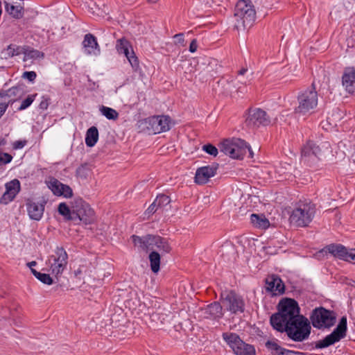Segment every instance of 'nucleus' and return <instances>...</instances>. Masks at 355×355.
<instances>
[{
	"mask_svg": "<svg viewBox=\"0 0 355 355\" xmlns=\"http://www.w3.org/2000/svg\"><path fill=\"white\" fill-rule=\"evenodd\" d=\"M297 302L291 298H284L278 304V313L270 317V324L278 331L283 332V329L289 322L302 316L300 314Z\"/></svg>",
	"mask_w": 355,
	"mask_h": 355,
	"instance_id": "obj_1",
	"label": "nucleus"
},
{
	"mask_svg": "<svg viewBox=\"0 0 355 355\" xmlns=\"http://www.w3.org/2000/svg\"><path fill=\"white\" fill-rule=\"evenodd\" d=\"M234 17L237 30L251 27L256 18V12L250 0H239L235 7Z\"/></svg>",
	"mask_w": 355,
	"mask_h": 355,
	"instance_id": "obj_2",
	"label": "nucleus"
},
{
	"mask_svg": "<svg viewBox=\"0 0 355 355\" xmlns=\"http://www.w3.org/2000/svg\"><path fill=\"white\" fill-rule=\"evenodd\" d=\"M131 238L135 245L145 251L153 250L155 248L162 254H166L172 249L168 240L159 236L148 234L141 237L132 235Z\"/></svg>",
	"mask_w": 355,
	"mask_h": 355,
	"instance_id": "obj_3",
	"label": "nucleus"
},
{
	"mask_svg": "<svg viewBox=\"0 0 355 355\" xmlns=\"http://www.w3.org/2000/svg\"><path fill=\"white\" fill-rule=\"evenodd\" d=\"M311 330L310 321L302 315L286 324L283 332L285 331L293 341L302 342L309 337Z\"/></svg>",
	"mask_w": 355,
	"mask_h": 355,
	"instance_id": "obj_4",
	"label": "nucleus"
},
{
	"mask_svg": "<svg viewBox=\"0 0 355 355\" xmlns=\"http://www.w3.org/2000/svg\"><path fill=\"white\" fill-rule=\"evenodd\" d=\"M315 214V205L311 202H300L293 210L289 220L296 227H307Z\"/></svg>",
	"mask_w": 355,
	"mask_h": 355,
	"instance_id": "obj_5",
	"label": "nucleus"
},
{
	"mask_svg": "<svg viewBox=\"0 0 355 355\" xmlns=\"http://www.w3.org/2000/svg\"><path fill=\"white\" fill-rule=\"evenodd\" d=\"M220 150L233 159H243L248 152L250 157H253V152L251 148L244 140L239 138L224 140L220 144Z\"/></svg>",
	"mask_w": 355,
	"mask_h": 355,
	"instance_id": "obj_6",
	"label": "nucleus"
},
{
	"mask_svg": "<svg viewBox=\"0 0 355 355\" xmlns=\"http://www.w3.org/2000/svg\"><path fill=\"white\" fill-rule=\"evenodd\" d=\"M336 313L322 306L314 309L310 315L313 327L318 329L331 328L336 323Z\"/></svg>",
	"mask_w": 355,
	"mask_h": 355,
	"instance_id": "obj_7",
	"label": "nucleus"
},
{
	"mask_svg": "<svg viewBox=\"0 0 355 355\" xmlns=\"http://www.w3.org/2000/svg\"><path fill=\"white\" fill-rule=\"evenodd\" d=\"M318 93L312 85L311 88L299 93L297 96L298 106L295 107L296 113L306 114L315 109L318 105Z\"/></svg>",
	"mask_w": 355,
	"mask_h": 355,
	"instance_id": "obj_8",
	"label": "nucleus"
},
{
	"mask_svg": "<svg viewBox=\"0 0 355 355\" xmlns=\"http://www.w3.org/2000/svg\"><path fill=\"white\" fill-rule=\"evenodd\" d=\"M347 329V317L343 316L337 327L330 334L327 335L323 339L315 342V347L317 349H323L340 341L346 336Z\"/></svg>",
	"mask_w": 355,
	"mask_h": 355,
	"instance_id": "obj_9",
	"label": "nucleus"
},
{
	"mask_svg": "<svg viewBox=\"0 0 355 355\" xmlns=\"http://www.w3.org/2000/svg\"><path fill=\"white\" fill-rule=\"evenodd\" d=\"M223 338L236 355H256L254 347L243 342L236 334L223 333Z\"/></svg>",
	"mask_w": 355,
	"mask_h": 355,
	"instance_id": "obj_10",
	"label": "nucleus"
},
{
	"mask_svg": "<svg viewBox=\"0 0 355 355\" xmlns=\"http://www.w3.org/2000/svg\"><path fill=\"white\" fill-rule=\"evenodd\" d=\"M68 254L62 247H57L54 254L51 255L47 261L52 274L58 276L61 275L67 268Z\"/></svg>",
	"mask_w": 355,
	"mask_h": 355,
	"instance_id": "obj_11",
	"label": "nucleus"
},
{
	"mask_svg": "<svg viewBox=\"0 0 355 355\" xmlns=\"http://www.w3.org/2000/svg\"><path fill=\"white\" fill-rule=\"evenodd\" d=\"M74 221L79 220L85 224L93 223L95 220V214L89 205L82 198L73 200Z\"/></svg>",
	"mask_w": 355,
	"mask_h": 355,
	"instance_id": "obj_12",
	"label": "nucleus"
},
{
	"mask_svg": "<svg viewBox=\"0 0 355 355\" xmlns=\"http://www.w3.org/2000/svg\"><path fill=\"white\" fill-rule=\"evenodd\" d=\"M149 134H158L170 129V118L166 116H153L141 121Z\"/></svg>",
	"mask_w": 355,
	"mask_h": 355,
	"instance_id": "obj_13",
	"label": "nucleus"
},
{
	"mask_svg": "<svg viewBox=\"0 0 355 355\" xmlns=\"http://www.w3.org/2000/svg\"><path fill=\"white\" fill-rule=\"evenodd\" d=\"M223 305L232 313H243L245 310L243 299L234 291L222 294Z\"/></svg>",
	"mask_w": 355,
	"mask_h": 355,
	"instance_id": "obj_14",
	"label": "nucleus"
},
{
	"mask_svg": "<svg viewBox=\"0 0 355 355\" xmlns=\"http://www.w3.org/2000/svg\"><path fill=\"white\" fill-rule=\"evenodd\" d=\"M245 123L250 128L266 126L270 123V118L266 111L260 108L250 109Z\"/></svg>",
	"mask_w": 355,
	"mask_h": 355,
	"instance_id": "obj_15",
	"label": "nucleus"
},
{
	"mask_svg": "<svg viewBox=\"0 0 355 355\" xmlns=\"http://www.w3.org/2000/svg\"><path fill=\"white\" fill-rule=\"evenodd\" d=\"M6 191L0 198V204L7 205L12 201L20 191V182L18 180L14 179L7 182L5 185Z\"/></svg>",
	"mask_w": 355,
	"mask_h": 355,
	"instance_id": "obj_16",
	"label": "nucleus"
},
{
	"mask_svg": "<svg viewBox=\"0 0 355 355\" xmlns=\"http://www.w3.org/2000/svg\"><path fill=\"white\" fill-rule=\"evenodd\" d=\"M216 165L205 166L197 169L195 176V182L198 184H204L215 175L217 171Z\"/></svg>",
	"mask_w": 355,
	"mask_h": 355,
	"instance_id": "obj_17",
	"label": "nucleus"
},
{
	"mask_svg": "<svg viewBox=\"0 0 355 355\" xmlns=\"http://www.w3.org/2000/svg\"><path fill=\"white\" fill-rule=\"evenodd\" d=\"M83 49L85 54L89 55H97L100 53V46L94 35L87 33L83 41Z\"/></svg>",
	"mask_w": 355,
	"mask_h": 355,
	"instance_id": "obj_18",
	"label": "nucleus"
},
{
	"mask_svg": "<svg viewBox=\"0 0 355 355\" xmlns=\"http://www.w3.org/2000/svg\"><path fill=\"white\" fill-rule=\"evenodd\" d=\"M49 188L55 195L58 196H62L64 198H69L73 196L71 188L67 184H62L55 178H52L49 181Z\"/></svg>",
	"mask_w": 355,
	"mask_h": 355,
	"instance_id": "obj_19",
	"label": "nucleus"
},
{
	"mask_svg": "<svg viewBox=\"0 0 355 355\" xmlns=\"http://www.w3.org/2000/svg\"><path fill=\"white\" fill-rule=\"evenodd\" d=\"M26 207L29 218L34 220H40L44 214V204L36 202L31 199L26 201Z\"/></svg>",
	"mask_w": 355,
	"mask_h": 355,
	"instance_id": "obj_20",
	"label": "nucleus"
},
{
	"mask_svg": "<svg viewBox=\"0 0 355 355\" xmlns=\"http://www.w3.org/2000/svg\"><path fill=\"white\" fill-rule=\"evenodd\" d=\"M266 288L273 295H281L284 293L285 286L282 279L277 275H271L266 279Z\"/></svg>",
	"mask_w": 355,
	"mask_h": 355,
	"instance_id": "obj_21",
	"label": "nucleus"
},
{
	"mask_svg": "<svg viewBox=\"0 0 355 355\" xmlns=\"http://www.w3.org/2000/svg\"><path fill=\"white\" fill-rule=\"evenodd\" d=\"M342 84L349 94L355 93V69L346 67L342 76Z\"/></svg>",
	"mask_w": 355,
	"mask_h": 355,
	"instance_id": "obj_22",
	"label": "nucleus"
},
{
	"mask_svg": "<svg viewBox=\"0 0 355 355\" xmlns=\"http://www.w3.org/2000/svg\"><path fill=\"white\" fill-rule=\"evenodd\" d=\"M323 251L328 252L340 259L350 261L351 252H347V248L340 244L329 245Z\"/></svg>",
	"mask_w": 355,
	"mask_h": 355,
	"instance_id": "obj_23",
	"label": "nucleus"
},
{
	"mask_svg": "<svg viewBox=\"0 0 355 355\" xmlns=\"http://www.w3.org/2000/svg\"><path fill=\"white\" fill-rule=\"evenodd\" d=\"M266 347L271 352L272 355H301L302 353L285 349L277 343L268 340Z\"/></svg>",
	"mask_w": 355,
	"mask_h": 355,
	"instance_id": "obj_24",
	"label": "nucleus"
},
{
	"mask_svg": "<svg viewBox=\"0 0 355 355\" xmlns=\"http://www.w3.org/2000/svg\"><path fill=\"white\" fill-rule=\"evenodd\" d=\"M6 12L15 19H21L24 15V9L20 3L4 2Z\"/></svg>",
	"mask_w": 355,
	"mask_h": 355,
	"instance_id": "obj_25",
	"label": "nucleus"
},
{
	"mask_svg": "<svg viewBox=\"0 0 355 355\" xmlns=\"http://www.w3.org/2000/svg\"><path fill=\"white\" fill-rule=\"evenodd\" d=\"M325 148L328 150L329 144H326L325 145L320 147V146L316 145L313 141H308L306 145L304 146V154L308 153V150H312V155L313 157H315L318 159H320L324 155V150L322 148Z\"/></svg>",
	"mask_w": 355,
	"mask_h": 355,
	"instance_id": "obj_26",
	"label": "nucleus"
},
{
	"mask_svg": "<svg viewBox=\"0 0 355 355\" xmlns=\"http://www.w3.org/2000/svg\"><path fill=\"white\" fill-rule=\"evenodd\" d=\"M205 313L207 318H221L223 316V309L219 302H215L206 307Z\"/></svg>",
	"mask_w": 355,
	"mask_h": 355,
	"instance_id": "obj_27",
	"label": "nucleus"
},
{
	"mask_svg": "<svg viewBox=\"0 0 355 355\" xmlns=\"http://www.w3.org/2000/svg\"><path fill=\"white\" fill-rule=\"evenodd\" d=\"M98 139V131L96 127L92 126L86 132L85 144L88 147L95 146Z\"/></svg>",
	"mask_w": 355,
	"mask_h": 355,
	"instance_id": "obj_28",
	"label": "nucleus"
},
{
	"mask_svg": "<svg viewBox=\"0 0 355 355\" xmlns=\"http://www.w3.org/2000/svg\"><path fill=\"white\" fill-rule=\"evenodd\" d=\"M58 211L65 220L74 221L73 202H72L71 209L65 202L60 203Z\"/></svg>",
	"mask_w": 355,
	"mask_h": 355,
	"instance_id": "obj_29",
	"label": "nucleus"
},
{
	"mask_svg": "<svg viewBox=\"0 0 355 355\" xmlns=\"http://www.w3.org/2000/svg\"><path fill=\"white\" fill-rule=\"evenodd\" d=\"M252 225L260 229H266L270 226L269 220L263 216L252 214L250 217Z\"/></svg>",
	"mask_w": 355,
	"mask_h": 355,
	"instance_id": "obj_30",
	"label": "nucleus"
},
{
	"mask_svg": "<svg viewBox=\"0 0 355 355\" xmlns=\"http://www.w3.org/2000/svg\"><path fill=\"white\" fill-rule=\"evenodd\" d=\"M22 54H24L23 60L24 62L44 57L43 53L26 46H24Z\"/></svg>",
	"mask_w": 355,
	"mask_h": 355,
	"instance_id": "obj_31",
	"label": "nucleus"
},
{
	"mask_svg": "<svg viewBox=\"0 0 355 355\" xmlns=\"http://www.w3.org/2000/svg\"><path fill=\"white\" fill-rule=\"evenodd\" d=\"M149 261L151 270L157 273L160 269V254L158 252L153 250L149 254Z\"/></svg>",
	"mask_w": 355,
	"mask_h": 355,
	"instance_id": "obj_32",
	"label": "nucleus"
},
{
	"mask_svg": "<svg viewBox=\"0 0 355 355\" xmlns=\"http://www.w3.org/2000/svg\"><path fill=\"white\" fill-rule=\"evenodd\" d=\"M23 49L24 46L10 44L3 50L2 54L4 55L5 58H12L15 55L22 54Z\"/></svg>",
	"mask_w": 355,
	"mask_h": 355,
	"instance_id": "obj_33",
	"label": "nucleus"
},
{
	"mask_svg": "<svg viewBox=\"0 0 355 355\" xmlns=\"http://www.w3.org/2000/svg\"><path fill=\"white\" fill-rule=\"evenodd\" d=\"M116 48L119 53H123L125 55L130 54V49H132L129 42L124 38L116 41Z\"/></svg>",
	"mask_w": 355,
	"mask_h": 355,
	"instance_id": "obj_34",
	"label": "nucleus"
},
{
	"mask_svg": "<svg viewBox=\"0 0 355 355\" xmlns=\"http://www.w3.org/2000/svg\"><path fill=\"white\" fill-rule=\"evenodd\" d=\"M100 112L109 120H116L119 118V113L113 108L102 105Z\"/></svg>",
	"mask_w": 355,
	"mask_h": 355,
	"instance_id": "obj_35",
	"label": "nucleus"
},
{
	"mask_svg": "<svg viewBox=\"0 0 355 355\" xmlns=\"http://www.w3.org/2000/svg\"><path fill=\"white\" fill-rule=\"evenodd\" d=\"M33 275L43 284L51 285L53 284V279L49 274L42 273L35 269H31Z\"/></svg>",
	"mask_w": 355,
	"mask_h": 355,
	"instance_id": "obj_36",
	"label": "nucleus"
},
{
	"mask_svg": "<svg viewBox=\"0 0 355 355\" xmlns=\"http://www.w3.org/2000/svg\"><path fill=\"white\" fill-rule=\"evenodd\" d=\"M23 96L22 89L19 86H15L8 89V98H13L10 100H15V102L21 98Z\"/></svg>",
	"mask_w": 355,
	"mask_h": 355,
	"instance_id": "obj_37",
	"label": "nucleus"
},
{
	"mask_svg": "<svg viewBox=\"0 0 355 355\" xmlns=\"http://www.w3.org/2000/svg\"><path fill=\"white\" fill-rule=\"evenodd\" d=\"M157 205V207L162 208L168 205L171 200L170 198L164 194L158 195L154 200Z\"/></svg>",
	"mask_w": 355,
	"mask_h": 355,
	"instance_id": "obj_38",
	"label": "nucleus"
},
{
	"mask_svg": "<svg viewBox=\"0 0 355 355\" xmlns=\"http://www.w3.org/2000/svg\"><path fill=\"white\" fill-rule=\"evenodd\" d=\"M37 95V94L28 95L26 99L22 101L20 106L18 108V110L21 111L28 108L35 101Z\"/></svg>",
	"mask_w": 355,
	"mask_h": 355,
	"instance_id": "obj_39",
	"label": "nucleus"
},
{
	"mask_svg": "<svg viewBox=\"0 0 355 355\" xmlns=\"http://www.w3.org/2000/svg\"><path fill=\"white\" fill-rule=\"evenodd\" d=\"M130 65L135 71H137L139 68V62L134 51L131 50L130 54L125 55Z\"/></svg>",
	"mask_w": 355,
	"mask_h": 355,
	"instance_id": "obj_40",
	"label": "nucleus"
},
{
	"mask_svg": "<svg viewBox=\"0 0 355 355\" xmlns=\"http://www.w3.org/2000/svg\"><path fill=\"white\" fill-rule=\"evenodd\" d=\"M202 150L210 155L216 157L218 155V150L214 146L209 144L202 146Z\"/></svg>",
	"mask_w": 355,
	"mask_h": 355,
	"instance_id": "obj_41",
	"label": "nucleus"
},
{
	"mask_svg": "<svg viewBox=\"0 0 355 355\" xmlns=\"http://www.w3.org/2000/svg\"><path fill=\"white\" fill-rule=\"evenodd\" d=\"M88 174V167L86 164L81 165L76 169V175L82 178H86Z\"/></svg>",
	"mask_w": 355,
	"mask_h": 355,
	"instance_id": "obj_42",
	"label": "nucleus"
},
{
	"mask_svg": "<svg viewBox=\"0 0 355 355\" xmlns=\"http://www.w3.org/2000/svg\"><path fill=\"white\" fill-rule=\"evenodd\" d=\"M12 159V156L7 153H0V163L6 164L10 163Z\"/></svg>",
	"mask_w": 355,
	"mask_h": 355,
	"instance_id": "obj_43",
	"label": "nucleus"
},
{
	"mask_svg": "<svg viewBox=\"0 0 355 355\" xmlns=\"http://www.w3.org/2000/svg\"><path fill=\"white\" fill-rule=\"evenodd\" d=\"M50 98L48 96H42V101L39 105V107L41 110H47L49 104H50Z\"/></svg>",
	"mask_w": 355,
	"mask_h": 355,
	"instance_id": "obj_44",
	"label": "nucleus"
},
{
	"mask_svg": "<svg viewBox=\"0 0 355 355\" xmlns=\"http://www.w3.org/2000/svg\"><path fill=\"white\" fill-rule=\"evenodd\" d=\"M22 77L28 80L30 82H33L37 77V74L35 71H25L24 72Z\"/></svg>",
	"mask_w": 355,
	"mask_h": 355,
	"instance_id": "obj_45",
	"label": "nucleus"
},
{
	"mask_svg": "<svg viewBox=\"0 0 355 355\" xmlns=\"http://www.w3.org/2000/svg\"><path fill=\"white\" fill-rule=\"evenodd\" d=\"M15 103V100H8L6 104H1L0 105V118L4 114L7 110L9 105H12Z\"/></svg>",
	"mask_w": 355,
	"mask_h": 355,
	"instance_id": "obj_46",
	"label": "nucleus"
},
{
	"mask_svg": "<svg viewBox=\"0 0 355 355\" xmlns=\"http://www.w3.org/2000/svg\"><path fill=\"white\" fill-rule=\"evenodd\" d=\"M157 204L154 201L149 207L146 209L145 214L148 216L153 214L158 209Z\"/></svg>",
	"mask_w": 355,
	"mask_h": 355,
	"instance_id": "obj_47",
	"label": "nucleus"
},
{
	"mask_svg": "<svg viewBox=\"0 0 355 355\" xmlns=\"http://www.w3.org/2000/svg\"><path fill=\"white\" fill-rule=\"evenodd\" d=\"M174 38L176 39L175 44H180L182 46H185V41L183 33H178L175 35Z\"/></svg>",
	"mask_w": 355,
	"mask_h": 355,
	"instance_id": "obj_48",
	"label": "nucleus"
},
{
	"mask_svg": "<svg viewBox=\"0 0 355 355\" xmlns=\"http://www.w3.org/2000/svg\"><path fill=\"white\" fill-rule=\"evenodd\" d=\"M26 144V140H18V141H16L13 143L12 144V147L14 149H21L23 148L25 145Z\"/></svg>",
	"mask_w": 355,
	"mask_h": 355,
	"instance_id": "obj_49",
	"label": "nucleus"
},
{
	"mask_svg": "<svg viewBox=\"0 0 355 355\" xmlns=\"http://www.w3.org/2000/svg\"><path fill=\"white\" fill-rule=\"evenodd\" d=\"M197 48H198V45H197V41L196 40H193L191 41V42L190 43V45H189V51L191 53H194L197 50Z\"/></svg>",
	"mask_w": 355,
	"mask_h": 355,
	"instance_id": "obj_50",
	"label": "nucleus"
},
{
	"mask_svg": "<svg viewBox=\"0 0 355 355\" xmlns=\"http://www.w3.org/2000/svg\"><path fill=\"white\" fill-rule=\"evenodd\" d=\"M302 157H304V158H306V157H307V158H309V157L311 158L312 156H313V155H312V150H308V153L304 154V147H303V148H302Z\"/></svg>",
	"mask_w": 355,
	"mask_h": 355,
	"instance_id": "obj_51",
	"label": "nucleus"
},
{
	"mask_svg": "<svg viewBox=\"0 0 355 355\" xmlns=\"http://www.w3.org/2000/svg\"><path fill=\"white\" fill-rule=\"evenodd\" d=\"M6 97H8V89L0 92V98L2 99Z\"/></svg>",
	"mask_w": 355,
	"mask_h": 355,
	"instance_id": "obj_52",
	"label": "nucleus"
},
{
	"mask_svg": "<svg viewBox=\"0 0 355 355\" xmlns=\"http://www.w3.org/2000/svg\"><path fill=\"white\" fill-rule=\"evenodd\" d=\"M36 265H37V263H36V261H33L28 262V263H27L28 267L31 270V269H33V266H35Z\"/></svg>",
	"mask_w": 355,
	"mask_h": 355,
	"instance_id": "obj_53",
	"label": "nucleus"
},
{
	"mask_svg": "<svg viewBox=\"0 0 355 355\" xmlns=\"http://www.w3.org/2000/svg\"><path fill=\"white\" fill-rule=\"evenodd\" d=\"M247 71L248 69L246 68H243L239 71V75H244Z\"/></svg>",
	"mask_w": 355,
	"mask_h": 355,
	"instance_id": "obj_54",
	"label": "nucleus"
},
{
	"mask_svg": "<svg viewBox=\"0 0 355 355\" xmlns=\"http://www.w3.org/2000/svg\"><path fill=\"white\" fill-rule=\"evenodd\" d=\"M350 260L353 261L355 263V252H351Z\"/></svg>",
	"mask_w": 355,
	"mask_h": 355,
	"instance_id": "obj_55",
	"label": "nucleus"
},
{
	"mask_svg": "<svg viewBox=\"0 0 355 355\" xmlns=\"http://www.w3.org/2000/svg\"><path fill=\"white\" fill-rule=\"evenodd\" d=\"M149 3H154L157 1V0H147Z\"/></svg>",
	"mask_w": 355,
	"mask_h": 355,
	"instance_id": "obj_56",
	"label": "nucleus"
}]
</instances>
